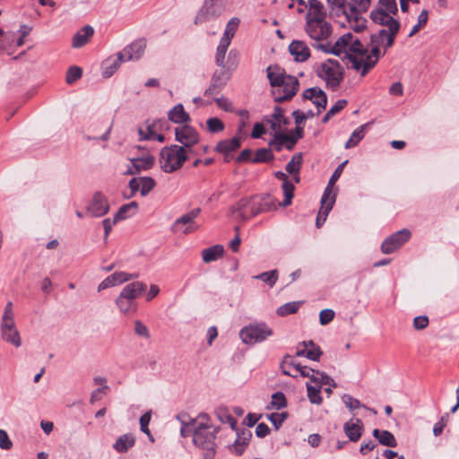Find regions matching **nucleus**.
Returning a JSON list of instances; mask_svg holds the SVG:
<instances>
[{
    "mask_svg": "<svg viewBox=\"0 0 459 459\" xmlns=\"http://www.w3.org/2000/svg\"><path fill=\"white\" fill-rule=\"evenodd\" d=\"M224 254V247L221 245H214L202 251V258L204 263H211L218 260Z\"/></svg>",
    "mask_w": 459,
    "mask_h": 459,
    "instance_id": "58836bf2",
    "label": "nucleus"
},
{
    "mask_svg": "<svg viewBox=\"0 0 459 459\" xmlns=\"http://www.w3.org/2000/svg\"><path fill=\"white\" fill-rule=\"evenodd\" d=\"M116 304L122 314L134 313L137 309L136 301L132 300L122 293L117 298Z\"/></svg>",
    "mask_w": 459,
    "mask_h": 459,
    "instance_id": "4c0bfd02",
    "label": "nucleus"
},
{
    "mask_svg": "<svg viewBox=\"0 0 459 459\" xmlns=\"http://www.w3.org/2000/svg\"><path fill=\"white\" fill-rule=\"evenodd\" d=\"M226 58V54L223 55L221 62H218L217 54L215 55V63L218 66L230 74V72L234 71L238 65L239 54L237 50L231 49Z\"/></svg>",
    "mask_w": 459,
    "mask_h": 459,
    "instance_id": "cd10ccee",
    "label": "nucleus"
},
{
    "mask_svg": "<svg viewBox=\"0 0 459 459\" xmlns=\"http://www.w3.org/2000/svg\"><path fill=\"white\" fill-rule=\"evenodd\" d=\"M307 4L308 11L306 15V22L325 19V8L320 1L308 0Z\"/></svg>",
    "mask_w": 459,
    "mask_h": 459,
    "instance_id": "c756f323",
    "label": "nucleus"
},
{
    "mask_svg": "<svg viewBox=\"0 0 459 459\" xmlns=\"http://www.w3.org/2000/svg\"><path fill=\"white\" fill-rule=\"evenodd\" d=\"M281 368L284 375L297 377V374H294L291 369L296 368V373H300L301 377H309L310 368L307 366H301L296 361L294 356L285 355L281 362Z\"/></svg>",
    "mask_w": 459,
    "mask_h": 459,
    "instance_id": "4be33fe9",
    "label": "nucleus"
},
{
    "mask_svg": "<svg viewBox=\"0 0 459 459\" xmlns=\"http://www.w3.org/2000/svg\"><path fill=\"white\" fill-rule=\"evenodd\" d=\"M429 19V13L427 10L421 11V13L418 16V22L415 24L409 33V37H412L414 34H416L421 27L427 24Z\"/></svg>",
    "mask_w": 459,
    "mask_h": 459,
    "instance_id": "69168bd1",
    "label": "nucleus"
},
{
    "mask_svg": "<svg viewBox=\"0 0 459 459\" xmlns=\"http://www.w3.org/2000/svg\"><path fill=\"white\" fill-rule=\"evenodd\" d=\"M135 444V437L133 434L127 433L117 437L113 444V448L117 453H126Z\"/></svg>",
    "mask_w": 459,
    "mask_h": 459,
    "instance_id": "f704fd0d",
    "label": "nucleus"
},
{
    "mask_svg": "<svg viewBox=\"0 0 459 459\" xmlns=\"http://www.w3.org/2000/svg\"><path fill=\"white\" fill-rule=\"evenodd\" d=\"M334 203L335 195L333 194V190L329 189V187H325L321 198V207L316 220V226L317 228H320L326 221Z\"/></svg>",
    "mask_w": 459,
    "mask_h": 459,
    "instance_id": "412c9836",
    "label": "nucleus"
},
{
    "mask_svg": "<svg viewBox=\"0 0 459 459\" xmlns=\"http://www.w3.org/2000/svg\"><path fill=\"white\" fill-rule=\"evenodd\" d=\"M411 233L407 229L400 230L387 237L381 245V251L389 255L399 249L411 238Z\"/></svg>",
    "mask_w": 459,
    "mask_h": 459,
    "instance_id": "4468645a",
    "label": "nucleus"
},
{
    "mask_svg": "<svg viewBox=\"0 0 459 459\" xmlns=\"http://www.w3.org/2000/svg\"><path fill=\"white\" fill-rule=\"evenodd\" d=\"M1 337L2 339L18 348L22 345L20 333L15 326L13 303L7 302L1 318Z\"/></svg>",
    "mask_w": 459,
    "mask_h": 459,
    "instance_id": "423d86ee",
    "label": "nucleus"
},
{
    "mask_svg": "<svg viewBox=\"0 0 459 459\" xmlns=\"http://www.w3.org/2000/svg\"><path fill=\"white\" fill-rule=\"evenodd\" d=\"M371 21L380 26L387 27V30L399 31L400 22L394 18V14L388 11L374 8L369 15Z\"/></svg>",
    "mask_w": 459,
    "mask_h": 459,
    "instance_id": "f3484780",
    "label": "nucleus"
},
{
    "mask_svg": "<svg viewBox=\"0 0 459 459\" xmlns=\"http://www.w3.org/2000/svg\"><path fill=\"white\" fill-rule=\"evenodd\" d=\"M189 154L185 147L177 144L166 146L160 151V167L166 173H172L182 167Z\"/></svg>",
    "mask_w": 459,
    "mask_h": 459,
    "instance_id": "39448f33",
    "label": "nucleus"
},
{
    "mask_svg": "<svg viewBox=\"0 0 459 459\" xmlns=\"http://www.w3.org/2000/svg\"><path fill=\"white\" fill-rule=\"evenodd\" d=\"M218 429L200 422L195 426L193 443L203 451V459H214L216 455V435Z\"/></svg>",
    "mask_w": 459,
    "mask_h": 459,
    "instance_id": "7ed1b4c3",
    "label": "nucleus"
},
{
    "mask_svg": "<svg viewBox=\"0 0 459 459\" xmlns=\"http://www.w3.org/2000/svg\"><path fill=\"white\" fill-rule=\"evenodd\" d=\"M239 23L240 20L237 17H233L228 22L223 35L217 47L218 62H221L223 55L227 53L229 46L230 45L231 39L234 37Z\"/></svg>",
    "mask_w": 459,
    "mask_h": 459,
    "instance_id": "dca6fc26",
    "label": "nucleus"
},
{
    "mask_svg": "<svg viewBox=\"0 0 459 459\" xmlns=\"http://www.w3.org/2000/svg\"><path fill=\"white\" fill-rule=\"evenodd\" d=\"M137 210L138 204L136 202H131L129 204H123L116 212L115 216L117 217V220L123 221L134 215Z\"/></svg>",
    "mask_w": 459,
    "mask_h": 459,
    "instance_id": "37998d69",
    "label": "nucleus"
},
{
    "mask_svg": "<svg viewBox=\"0 0 459 459\" xmlns=\"http://www.w3.org/2000/svg\"><path fill=\"white\" fill-rule=\"evenodd\" d=\"M147 286L142 281H133L126 284L120 293L135 301L146 290Z\"/></svg>",
    "mask_w": 459,
    "mask_h": 459,
    "instance_id": "2f4dec72",
    "label": "nucleus"
},
{
    "mask_svg": "<svg viewBox=\"0 0 459 459\" xmlns=\"http://www.w3.org/2000/svg\"><path fill=\"white\" fill-rule=\"evenodd\" d=\"M241 142L239 137L226 139L217 143L215 151L220 153H231L240 147Z\"/></svg>",
    "mask_w": 459,
    "mask_h": 459,
    "instance_id": "e433bc0d",
    "label": "nucleus"
},
{
    "mask_svg": "<svg viewBox=\"0 0 459 459\" xmlns=\"http://www.w3.org/2000/svg\"><path fill=\"white\" fill-rule=\"evenodd\" d=\"M109 211L107 196L101 192H96L87 206V212L92 217H102Z\"/></svg>",
    "mask_w": 459,
    "mask_h": 459,
    "instance_id": "aec40b11",
    "label": "nucleus"
},
{
    "mask_svg": "<svg viewBox=\"0 0 459 459\" xmlns=\"http://www.w3.org/2000/svg\"><path fill=\"white\" fill-rule=\"evenodd\" d=\"M215 415L221 423L229 424L232 429H236L237 420L230 413L226 407H218L215 410Z\"/></svg>",
    "mask_w": 459,
    "mask_h": 459,
    "instance_id": "49530a36",
    "label": "nucleus"
},
{
    "mask_svg": "<svg viewBox=\"0 0 459 459\" xmlns=\"http://www.w3.org/2000/svg\"><path fill=\"white\" fill-rule=\"evenodd\" d=\"M225 10L224 3H217L213 0H204L203 5L197 12L194 23L195 25L213 21L220 17Z\"/></svg>",
    "mask_w": 459,
    "mask_h": 459,
    "instance_id": "9b49d317",
    "label": "nucleus"
},
{
    "mask_svg": "<svg viewBox=\"0 0 459 459\" xmlns=\"http://www.w3.org/2000/svg\"><path fill=\"white\" fill-rule=\"evenodd\" d=\"M254 279L261 280L264 282L267 283L270 287H273L278 280V271L274 269L268 272H264L254 276Z\"/></svg>",
    "mask_w": 459,
    "mask_h": 459,
    "instance_id": "5fc2aeb1",
    "label": "nucleus"
},
{
    "mask_svg": "<svg viewBox=\"0 0 459 459\" xmlns=\"http://www.w3.org/2000/svg\"><path fill=\"white\" fill-rule=\"evenodd\" d=\"M281 188L284 195V200L281 205L286 207L291 204V200L294 196L295 186L290 181H289L282 183Z\"/></svg>",
    "mask_w": 459,
    "mask_h": 459,
    "instance_id": "6e6d98bb",
    "label": "nucleus"
},
{
    "mask_svg": "<svg viewBox=\"0 0 459 459\" xmlns=\"http://www.w3.org/2000/svg\"><path fill=\"white\" fill-rule=\"evenodd\" d=\"M292 87L287 86L286 83L282 86H278L275 90H273V95L275 102H282L290 100L294 95H291Z\"/></svg>",
    "mask_w": 459,
    "mask_h": 459,
    "instance_id": "09e8293b",
    "label": "nucleus"
},
{
    "mask_svg": "<svg viewBox=\"0 0 459 459\" xmlns=\"http://www.w3.org/2000/svg\"><path fill=\"white\" fill-rule=\"evenodd\" d=\"M131 166L125 171L126 175H134L151 169L154 164V158L151 154H146L143 157L133 158Z\"/></svg>",
    "mask_w": 459,
    "mask_h": 459,
    "instance_id": "a878e982",
    "label": "nucleus"
},
{
    "mask_svg": "<svg viewBox=\"0 0 459 459\" xmlns=\"http://www.w3.org/2000/svg\"><path fill=\"white\" fill-rule=\"evenodd\" d=\"M305 30L309 38L316 41H321L330 37L332 26L325 19L311 21L310 22H306Z\"/></svg>",
    "mask_w": 459,
    "mask_h": 459,
    "instance_id": "2eb2a0df",
    "label": "nucleus"
},
{
    "mask_svg": "<svg viewBox=\"0 0 459 459\" xmlns=\"http://www.w3.org/2000/svg\"><path fill=\"white\" fill-rule=\"evenodd\" d=\"M201 209L195 208L186 214L178 218L173 223L171 230L174 233L190 234L198 230L195 219L200 215Z\"/></svg>",
    "mask_w": 459,
    "mask_h": 459,
    "instance_id": "f8f14e48",
    "label": "nucleus"
},
{
    "mask_svg": "<svg viewBox=\"0 0 459 459\" xmlns=\"http://www.w3.org/2000/svg\"><path fill=\"white\" fill-rule=\"evenodd\" d=\"M266 121L270 124V126L275 125L280 129H283V126L288 124V119L284 117L283 110L279 106L274 108L273 114Z\"/></svg>",
    "mask_w": 459,
    "mask_h": 459,
    "instance_id": "c03bdc74",
    "label": "nucleus"
},
{
    "mask_svg": "<svg viewBox=\"0 0 459 459\" xmlns=\"http://www.w3.org/2000/svg\"><path fill=\"white\" fill-rule=\"evenodd\" d=\"M323 352L313 341H303L296 346V356L305 357L313 361H318Z\"/></svg>",
    "mask_w": 459,
    "mask_h": 459,
    "instance_id": "5701e85b",
    "label": "nucleus"
},
{
    "mask_svg": "<svg viewBox=\"0 0 459 459\" xmlns=\"http://www.w3.org/2000/svg\"><path fill=\"white\" fill-rule=\"evenodd\" d=\"M289 51L297 62H306L310 57V49L302 40H292L289 45Z\"/></svg>",
    "mask_w": 459,
    "mask_h": 459,
    "instance_id": "bb28decb",
    "label": "nucleus"
},
{
    "mask_svg": "<svg viewBox=\"0 0 459 459\" xmlns=\"http://www.w3.org/2000/svg\"><path fill=\"white\" fill-rule=\"evenodd\" d=\"M94 34V29L91 25H85L73 37L72 46L80 48L85 46Z\"/></svg>",
    "mask_w": 459,
    "mask_h": 459,
    "instance_id": "7c9ffc66",
    "label": "nucleus"
},
{
    "mask_svg": "<svg viewBox=\"0 0 459 459\" xmlns=\"http://www.w3.org/2000/svg\"><path fill=\"white\" fill-rule=\"evenodd\" d=\"M169 121L175 124H186L190 121V116L184 109L182 104H177L168 113Z\"/></svg>",
    "mask_w": 459,
    "mask_h": 459,
    "instance_id": "72a5a7b5",
    "label": "nucleus"
},
{
    "mask_svg": "<svg viewBox=\"0 0 459 459\" xmlns=\"http://www.w3.org/2000/svg\"><path fill=\"white\" fill-rule=\"evenodd\" d=\"M302 302L300 301H292L288 302L277 308V315L281 316H286L289 315L295 314L300 307Z\"/></svg>",
    "mask_w": 459,
    "mask_h": 459,
    "instance_id": "8fccbe9b",
    "label": "nucleus"
},
{
    "mask_svg": "<svg viewBox=\"0 0 459 459\" xmlns=\"http://www.w3.org/2000/svg\"><path fill=\"white\" fill-rule=\"evenodd\" d=\"M302 166V153L299 152L292 156L285 169L289 174H299Z\"/></svg>",
    "mask_w": 459,
    "mask_h": 459,
    "instance_id": "603ef678",
    "label": "nucleus"
},
{
    "mask_svg": "<svg viewBox=\"0 0 459 459\" xmlns=\"http://www.w3.org/2000/svg\"><path fill=\"white\" fill-rule=\"evenodd\" d=\"M177 419L181 421V428H180L181 437H187L191 434L193 435L195 426L198 424L196 420H192L191 423H189V422H186L184 420H182L180 416H177Z\"/></svg>",
    "mask_w": 459,
    "mask_h": 459,
    "instance_id": "680f3d73",
    "label": "nucleus"
},
{
    "mask_svg": "<svg viewBox=\"0 0 459 459\" xmlns=\"http://www.w3.org/2000/svg\"><path fill=\"white\" fill-rule=\"evenodd\" d=\"M82 76V70L79 66H71L65 76L67 84H73Z\"/></svg>",
    "mask_w": 459,
    "mask_h": 459,
    "instance_id": "0e129e2a",
    "label": "nucleus"
},
{
    "mask_svg": "<svg viewBox=\"0 0 459 459\" xmlns=\"http://www.w3.org/2000/svg\"><path fill=\"white\" fill-rule=\"evenodd\" d=\"M273 334V329L265 323L250 324L239 332V337L246 344L253 345L265 341Z\"/></svg>",
    "mask_w": 459,
    "mask_h": 459,
    "instance_id": "0eeeda50",
    "label": "nucleus"
},
{
    "mask_svg": "<svg viewBox=\"0 0 459 459\" xmlns=\"http://www.w3.org/2000/svg\"><path fill=\"white\" fill-rule=\"evenodd\" d=\"M377 8L388 11L394 15L398 13L396 0H378V6Z\"/></svg>",
    "mask_w": 459,
    "mask_h": 459,
    "instance_id": "338daca9",
    "label": "nucleus"
},
{
    "mask_svg": "<svg viewBox=\"0 0 459 459\" xmlns=\"http://www.w3.org/2000/svg\"><path fill=\"white\" fill-rule=\"evenodd\" d=\"M331 15H341L346 14L349 13V3L347 0H326Z\"/></svg>",
    "mask_w": 459,
    "mask_h": 459,
    "instance_id": "79ce46f5",
    "label": "nucleus"
},
{
    "mask_svg": "<svg viewBox=\"0 0 459 459\" xmlns=\"http://www.w3.org/2000/svg\"><path fill=\"white\" fill-rule=\"evenodd\" d=\"M343 431L350 441L357 442L361 437L363 424L359 419L351 420L343 424Z\"/></svg>",
    "mask_w": 459,
    "mask_h": 459,
    "instance_id": "c85d7f7f",
    "label": "nucleus"
},
{
    "mask_svg": "<svg viewBox=\"0 0 459 459\" xmlns=\"http://www.w3.org/2000/svg\"><path fill=\"white\" fill-rule=\"evenodd\" d=\"M230 74L224 70H216L212 77L210 86L204 91V95H217L226 85Z\"/></svg>",
    "mask_w": 459,
    "mask_h": 459,
    "instance_id": "b1692460",
    "label": "nucleus"
},
{
    "mask_svg": "<svg viewBox=\"0 0 459 459\" xmlns=\"http://www.w3.org/2000/svg\"><path fill=\"white\" fill-rule=\"evenodd\" d=\"M318 76L325 81L327 87L335 91L343 80V72L337 61L329 60L324 63L318 70Z\"/></svg>",
    "mask_w": 459,
    "mask_h": 459,
    "instance_id": "9d476101",
    "label": "nucleus"
},
{
    "mask_svg": "<svg viewBox=\"0 0 459 459\" xmlns=\"http://www.w3.org/2000/svg\"><path fill=\"white\" fill-rule=\"evenodd\" d=\"M151 418H152V412L151 411H147L145 412L144 414H143L141 417H140V429L141 431H143L144 434H146L149 437V439L153 442L154 441V438L148 428L149 424H150V421H151Z\"/></svg>",
    "mask_w": 459,
    "mask_h": 459,
    "instance_id": "052dcab7",
    "label": "nucleus"
},
{
    "mask_svg": "<svg viewBox=\"0 0 459 459\" xmlns=\"http://www.w3.org/2000/svg\"><path fill=\"white\" fill-rule=\"evenodd\" d=\"M305 100H310L317 108V114L324 110L327 104V96L323 90L318 87H312L305 90L302 93Z\"/></svg>",
    "mask_w": 459,
    "mask_h": 459,
    "instance_id": "393cba45",
    "label": "nucleus"
},
{
    "mask_svg": "<svg viewBox=\"0 0 459 459\" xmlns=\"http://www.w3.org/2000/svg\"><path fill=\"white\" fill-rule=\"evenodd\" d=\"M331 52L335 56H341L342 53L347 55L351 63V67L365 76L370 70H366L369 52L361 41L354 37L352 33L347 32L341 36L333 45Z\"/></svg>",
    "mask_w": 459,
    "mask_h": 459,
    "instance_id": "f257e3e1",
    "label": "nucleus"
},
{
    "mask_svg": "<svg viewBox=\"0 0 459 459\" xmlns=\"http://www.w3.org/2000/svg\"><path fill=\"white\" fill-rule=\"evenodd\" d=\"M399 31L387 30L386 29H381L376 33L370 35V47L369 56L368 57V65H366V70H371L378 62L381 56L380 48H384L385 55V51L392 48L394 44L396 35Z\"/></svg>",
    "mask_w": 459,
    "mask_h": 459,
    "instance_id": "20e7f679",
    "label": "nucleus"
},
{
    "mask_svg": "<svg viewBox=\"0 0 459 459\" xmlns=\"http://www.w3.org/2000/svg\"><path fill=\"white\" fill-rule=\"evenodd\" d=\"M141 195L146 196L155 186V180L151 177H139Z\"/></svg>",
    "mask_w": 459,
    "mask_h": 459,
    "instance_id": "13d9d810",
    "label": "nucleus"
},
{
    "mask_svg": "<svg viewBox=\"0 0 459 459\" xmlns=\"http://www.w3.org/2000/svg\"><path fill=\"white\" fill-rule=\"evenodd\" d=\"M274 155L270 148H261L255 152V155L252 160L253 163H265L272 161Z\"/></svg>",
    "mask_w": 459,
    "mask_h": 459,
    "instance_id": "3c124183",
    "label": "nucleus"
},
{
    "mask_svg": "<svg viewBox=\"0 0 459 459\" xmlns=\"http://www.w3.org/2000/svg\"><path fill=\"white\" fill-rule=\"evenodd\" d=\"M373 437L378 440V442L385 446L395 447L397 446L394 436L388 430H380L375 429L373 430Z\"/></svg>",
    "mask_w": 459,
    "mask_h": 459,
    "instance_id": "ea45409f",
    "label": "nucleus"
},
{
    "mask_svg": "<svg viewBox=\"0 0 459 459\" xmlns=\"http://www.w3.org/2000/svg\"><path fill=\"white\" fill-rule=\"evenodd\" d=\"M252 437V433L248 429H243L241 431H237V438L234 442V450L238 455H240L245 451L247 446L248 445L250 438Z\"/></svg>",
    "mask_w": 459,
    "mask_h": 459,
    "instance_id": "c9c22d12",
    "label": "nucleus"
},
{
    "mask_svg": "<svg viewBox=\"0 0 459 459\" xmlns=\"http://www.w3.org/2000/svg\"><path fill=\"white\" fill-rule=\"evenodd\" d=\"M145 49L146 40L138 39L125 47L121 52H118V57L123 58L126 62L136 61L143 56Z\"/></svg>",
    "mask_w": 459,
    "mask_h": 459,
    "instance_id": "6ab92c4d",
    "label": "nucleus"
},
{
    "mask_svg": "<svg viewBox=\"0 0 459 459\" xmlns=\"http://www.w3.org/2000/svg\"><path fill=\"white\" fill-rule=\"evenodd\" d=\"M368 126V124H364L357 127L351 134L349 140L346 142L344 147L345 149H350L355 147L359 144V143L365 136V129Z\"/></svg>",
    "mask_w": 459,
    "mask_h": 459,
    "instance_id": "a18cd8bd",
    "label": "nucleus"
},
{
    "mask_svg": "<svg viewBox=\"0 0 459 459\" xmlns=\"http://www.w3.org/2000/svg\"><path fill=\"white\" fill-rule=\"evenodd\" d=\"M126 62L123 58L118 57V53L117 54V58L115 59H108L103 63V76L106 78L110 77L114 74V73L118 69L121 63Z\"/></svg>",
    "mask_w": 459,
    "mask_h": 459,
    "instance_id": "de8ad7c7",
    "label": "nucleus"
},
{
    "mask_svg": "<svg viewBox=\"0 0 459 459\" xmlns=\"http://www.w3.org/2000/svg\"><path fill=\"white\" fill-rule=\"evenodd\" d=\"M267 78L270 85L275 90L278 86L286 83L287 86L292 87L291 95H295L299 90V80L297 77L286 74L284 69L279 65H270L266 69Z\"/></svg>",
    "mask_w": 459,
    "mask_h": 459,
    "instance_id": "1a4fd4ad",
    "label": "nucleus"
},
{
    "mask_svg": "<svg viewBox=\"0 0 459 459\" xmlns=\"http://www.w3.org/2000/svg\"><path fill=\"white\" fill-rule=\"evenodd\" d=\"M310 372H309V378L312 382L316 383V384H319L320 385H330V386H333V387H336L337 385L335 383V381L330 377L327 374L324 373V372H321L319 370H316V369H313L310 368Z\"/></svg>",
    "mask_w": 459,
    "mask_h": 459,
    "instance_id": "a19ab883",
    "label": "nucleus"
},
{
    "mask_svg": "<svg viewBox=\"0 0 459 459\" xmlns=\"http://www.w3.org/2000/svg\"><path fill=\"white\" fill-rule=\"evenodd\" d=\"M287 401L282 392H276L272 395V401L269 409L281 410L285 408Z\"/></svg>",
    "mask_w": 459,
    "mask_h": 459,
    "instance_id": "4d7b16f0",
    "label": "nucleus"
},
{
    "mask_svg": "<svg viewBox=\"0 0 459 459\" xmlns=\"http://www.w3.org/2000/svg\"><path fill=\"white\" fill-rule=\"evenodd\" d=\"M307 391L310 403L317 405L322 403L321 387H315L307 383Z\"/></svg>",
    "mask_w": 459,
    "mask_h": 459,
    "instance_id": "bf43d9fd",
    "label": "nucleus"
},
{
    "mask_svg": "<svg viewBox=\"0 0 459 459\" xmlns=\"http://www.w3.org/2000/svg\"><path fill=\"white\" fill-rule=\"evenodd\" d=\"M371 4V0H351L349 3V12L366 13Z\"/></svg>",
    "mask_w": 459,
    "mask_h": 459,
    "instance_id": "864d4df0",
    "label": "nucleus"
},
{
    "mask_svg": "<svg viewBox=\"0 0 459 459\" xmlns=\"http://www.w3.org/2000/svg\"><path fill=\"white\" fill-rule=\"evenodd\" d=\"M175 136L176 140L182 144L181 147H185L190 154L194 153L193 146L199 143L200 137L193 126L188 125L178 126L175 129Z\"/></svg>",
    "mask_w": 459,
    "mask_h": 459,
    "instance_id": "ddd939ff",
    "label": "nucleus"
},
{
    "mask_svg": "<svg viewBox=\"0 0 459 459\" xmlns=\"http://www.w3.org/2000/svg\"><path fill=\"white\" fill-rule=\"evenodd\" d=\"M362 13L349 12L345 18L350 24L351 29L355 32H361L367 28L368 21L361 15Z\"/></svg>",
    "mask_w": 459,
    "mask_h": 459,
    "instance_id": "473e14b6",
    "label": "nucleus"
},
{
    "mask_svg": "<svg viewBox=\"0 0 459 459\" xmlns=\"http://www.w3.org/2000/svg\"><path fill=\"white\" fill-rule=\"evenodd\" d=\"M112 278H114L115 284L119 285V284L126 282L130 280L138 278V274L137 273H128L126 272L119 271V272H115L114 273H112Z\"/></svg>",
    "mask_w": 459,
    "mask_h": 459,
    "instance_id": "e2e57ef3",
    "label": "nucleus"
},
{
    "mask_svg": "<svg viewBox=\"0 0 459 459\" xmlns=\"http://www.w3.org/2000/svg\"><path fill=\"white\" fill-rule=\"evenodd\" d=\"M271 129L273 131V138L270 140L269 145L275 149L277 152H281L285 146L288 150H292L297 143V138L293 134H287L283 133V129H280L275 125L271 126Z\"/></svg>",
    "mask_w": 459,
    "mask_h": 459,
    "instance_id": "a211bd4d",
    "label": "nucleus"
},
{
    "mask_svg": "<svg viewBox=\"0 0 459 459\" xmlns=\"http://www.w3.org/2000/svg\"><path fill=\"white\" fill-rule=\"evenodd\" d=\"M207 127L211 133H220L224 130V124L218 117H210L207 121Z\"/></svg>",
    "mask_w": 459,
    "mask_h": 459,
    "instance_id": "774afa93",
    "label": "nucleus"
},
{
    "mask_svg": "<svg viewBox=\"0 0 459 459\" xmlns=\"http://www.w3.org/2000/svg\"><path fill=\"white\" fill-rule=\"evenodd\" d=\"M267 78L270 85L275 90L278 86L286 83L287 86L292 87L291 95H295L299 90V80L297 77L286 74L284 69L279 65H270L266 69Z\"/></svg>",
    "mask_w": 459,
    "mask_h": 459,
    "instance_id": "6e6552de",
    "label": "nucleus"
},
{
    "mask_svg": "<svg viewBox=\"0 0 459 459\" xmlns=\"http://www.w3.org/2000/svg\"><path fill=\"white\" fill-rule=\"evenodd\" d=\"M274 207L273 200L269 195L241 199L230 207V213L241 221H247L259 213L266 212Z\"/></svg>",
    "mask_w": 459,
    "mask_h": 459,
    "instance_id": "f03ea898",
    "label": "nucleus"
}]
</instances>
